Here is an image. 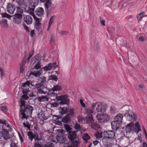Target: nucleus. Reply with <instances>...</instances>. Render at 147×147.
Listing matches in <instances>:
<instances>
[{
  "label": "nucleus",
  "mask_w": 147,
  "mask_h": 147,
  "mask_svg": "<svg viewBox=\"0 0 147 147\" xmlns=\"http://www.w3.org/2000/svg\"><path fill=\"white\" fill-rule=\"evenodd\" d=\"M0 124L2 127L1 129H0V139L3 137L5 140H7L10 138L9 132L11 131V127L5 120H0Z\"/></svg>",
  "instance_id": "nucleus-1"
},
{
  "label": "nucleus",
  "mask_w": 147,
  "mask_h": 147,
  "mask_svg": "<svg viewBox=\"0 0 147 147\" xmlns=\"http://www.w3.org/2000/svg\"><path fill=\"white\" fill-rule=\"evenodd\" d=\"M33 107L30 105H27L24 106L23 109L20 110V117L22 119L27 118L28 117H30L32 115Z\"/></svg>",
  "instance_id": "nucleus-2"
},
{
  "label": "nucleus",
  "mask_w": 147,
  "mask_h": 147,
  "mask_svg": "<svg viewBox=\"0 0 147 147\" xmlns=\"http://www.w3.org/2000/svg\"><path fill=\"white\" fill-rule=\"evenodd\" d=\"M56 100L59 102H59H54L50 103L51 107H55L58 106L59 104L61 105H63L65 104L67 105L69 103V100L65 96H56Z\"/></svg>",
  "instance_id": "nucleus-3"
},
{
  "label": "nucleus",
  "mask_w": 147,
  "mask_h": 147,
  "mask_svg": "<svg viewBox=\"0 0 147 147\" xmlns=\"http://www.w3.org/2000/svg\"><path fill=\"white\" fill-rule=\"evenodd\" d=\"M125 116L126 117L127 120L128 121H131L133 120L136 121L137 120V116L136 114L131 111H128L127 113H125Z\"/></svg>",
  "instance_id": "nucleus-4"
},
{
  "label": "nucleus",
  "mask_w": 147,
  "mask_h": 147,
  "mask_svg": "<svg viewBox=\"0 0 147 147\" xmlns=\"http://www.w3.org/2000/svg\"><path fill=\"white\" fill-rule=\"evenodd\" d=\"M28 2L29 6V9L31 12L34 11L36 7L38 5L39 3L38 0H28Z\"/></svg>",
  "instance_id": "nucleus-5"
},
{
  "label": "nucleus",
  "mask_w": 147,
  "mask_h": 147,
  "mask_svg": "<svg viewBox=\"0 0 147 147\" xmlns=\"http://www.w3.org/2000/svg\"><path fill=\"white\" fill-rule=\"evenodd\" d=\"M96 118L100 123L106 122L109 120V117L106 114L101 115L98 114L96 116Z\"/></svg>",
  "instance_id": "nucleus-6"
},
{
  "label": "nucleus",
  "mask_w": 147,
  "mask_h": 147,
  "mask_svg": "<svg viewBox=\"0 0 147 147\" xmlns=\"http://www.w3.org/2000/svg\"><path fill=\"white\" fill-rule=\"evenodd\" d=\"M102 141L104 145L106 146L110 147L114 144L113 139L104 137L102 139Z\"/></svg>",
  "instance_id": "nucleus-7"
},
{
  "label": "nucleus",
  "mask_w": 147,
  "mask_h": 147,
  "mask_svg": "<svg viewBox=\"0 0 147 147\" xmlns=\"http://www.w3.org/2000/svg\"><path fill=\"white\" fill-rule=\"evenodd\" d=\"M107 105L105 103H98L96 110L98 112H105L107 108Z\"/></svg>",
  "instance_id": "nucleus-8"
},
{
  "label": "nucleus",
  "mask_w": 147,
  "mask_h": 147,
  "mask_svg": "<svg viewBox=\"0 0 147 147\" xmlns=\"http://www.w3.org/2000/svg\"><path fill=\"white\" fill-rule=\"evenodd\" d=\"M22 92L24 94L22 96V98L24 100L28 99L29 98L28 96V95L31 97L33 96V94L31 95L29 94V93L31 94L32 92L30 91L28 88H23V89Z\"/></svg>",
  "instance_id": "nucleus-9"
},
{
  "label": "nucleus",
  "mask_w": 147,
  "mask_h": 147,
  "mask_svg": "<svg viewBox=\"0 0 147 147\" xmlns=\"http://www.w3.org/2000/svg\"><path fill=\"white\" fill-rule=\"evenodd\" d=\"M122 121L114 120L111 123L112 128L113 130H119Z\"/></svg>",
  "instance_id": "nucleus-10"
},
{
  "label": "nucleus",
  "mask_w": 147,
  "mask_h": 147,
  "mask_svg": "<svg viewBox=\"0 0 147 147\" xmlns=\"http://www.w3.org/2000/svg\"><path fill=\"white\" fill-rule=\"evenodd\" d=\"M56 138L57 141L60 143H64L67 140L66 136L63 133L58 134Z\"/></svg>",
  "instance_id": "nucleus-11"
},
{
  "label": "nucleus",
  "mask_w": 147,
  "mask_h": 147,
  "mask_svg": "<svg viewBox=\"0 0 147 147\" xmlns=\"http://www.w3.org/2000/svg\"><path fill=\"white\" fill-rule=\"evenodd\" d=\"M104 137L111 139H113L115 136V132L113 130L105 131L104 132Z\"/></svg>",
  "instance_id": "nucleus-12"
},
{
  "label": "nucleus",
  "mask_w": 147,
  "mask_h": 147,
  "mask_svg": "<svg viewBox=\"0 0 147 147\" xmlns=\"http://www.w3.org/2000/svg\"><path fill=\"white\" fill-rule=\"evenodd\" d=\"M57 67V65L56 64V63H50L43 67L41 69H42V71H43V70L46 71H50L52 69L53 67L56 68Z\"/></svg>",
  "instance_id": "nucleus-13"
},
{
  "label": "nucleus",
  "mask_w": 147,
  "mask_h": 147,
  "mask_svg": "<svg viewBox=\"0 0 147 147\" xmlns=\"http://www.w3.org/2000/svg\"><path fill=\"white\" fill-rule=\"evenodd\" d=\"M84 111L85 113L88 115V117L90 118V120H93L92 114L93 111L92 109L90 108H86L84 109Z\"/></svg>",
  "instance_id": "nucleus-14"
},
{
  "label": "nucleus",
  "mask_w": 147,
  "mask_h": 147,
  "mask_svg": "<svg viewBox=\"0 0 147 147\" xmlns=\"http://www.w3.org/2000/svg\"><path fill=\"white\" fill-rule=\"evenodd\" d=\"M13 20L14 23L19 24L21 22V19L22 17V14H15Z\"/></svg>",
  "instance_id": "nucleus-15"
},
{
  "label": "nucleus",
  "mask_w": 147,
  "mask_h": 147,
  "mask_svg": "<svg viewBox=\"0 0 147 147\" xmlns=\"http://www.w3.org/2000/svg\"><path fill=\"white\" fill-rule=\"evenodd\" d=\"M41 55L38 54L35 56L33 57L31 59V63L34 64L40 61L41 60Z\"/></svg>",
  "instance_id": "nucleus-16"
},
{
  "label": "nucleus",
  "mask_w": 147,
  "mask_h": 147,
  "mask_svg": "<svg viewBox=\"0 0 147 147\" xmlns=\"http://www.w3.org/2000/svg\"><path fill=\"white\" fill-rule=\"evenodd\" d=\"M16 9V7L14 5L11 3L8 4L7 7V11L11 14L13 13Z\"/></svg>",
  "instance_id": "nucleus-17"
},
{
  "label": "nucleus",
  "mask_w": 147,
  "mask_h": 147,
  "mask_svg": "<svg viewBox=\"0 0 147 147\" xmlns=\"http://www.w3.org/2000/svg\"><path fill=\"white\" fill-rule=\"evenodd\" d=\"M35 12L36 15L39 16H43L45 13L44 9L41 7L37 8Z\"/></svg>",
  "instance_id": "nucleus-18"
},
{
  "label": "nucleus",
  "mask_w": 147,
  "mask_h": 147,
  "mask_svg": "<svg viewBox=\"0 0 147 147\" xmlns=\"http://www.w3.org/2000/svg\"><path fill=\"white\" fill-rule=\"evenodd\" d=\"M24 22L28 25L31 24L33 22V19L32 17L28 15L26 16L24 18Z\"/></svg>",
  "instance_id": "nucleus-19"
},
{
  "label": "nucleus",
  "mask_w": 147,
  "mask_h": 147,
  "mask_svg": "<svg viewBox=\"0 0 147 147\" xmlns=\"http://www.w3.org/2000/svg\"><path fill=\"white\" fill-rule=\"evenodd\" d=\"M52 1L51 0H47L45 3L46 9L48 13H50L51 9Z\"/></svg>",
  "instance_id": "nucleus-20"
},
{
  "label": "nucleus",
  "mask_w": 147,
  "mask_h": 147,
  "mask_svg": "<svg viewBox=\"0 0 147 147\" xmlns=\"http://www.w3.org/2000/svg\"><path fill=\"white\" fill-rule=\"evenodd\" d=\"M134 128V127L131 123H130L127 125L126 127V131L127 133L133 131Z\"/></svg>",
  "instance_id": "nucleus-21"
},
{
  "label": "nucleus",
  "mask_w": 147,
  "mask_h": 147,
  "mask_svg": "<svg viewBox=\"0 0 147 147\" xmlns=\"http://www.w3.org/2000/svg\"><path fill=\"white\" fill-rule=\"evenodd\" d=\"M42 69H41L38 71H34L33 72H31L30 74L35 77H38L41 75L42 73Z\"/></svg>",
  "instance_id": "nucleus-22"
},
{
  "label": "nucleus",
  "mask_w": 147,
  "mask_h": 147,
  "mask_svg": "<svg viewBox=\"0 0 147 147\" xmlns=\"http://www.w3.org/2000/svg\"><path fill=\"white\" fill-rule=\"evenodd\" d=\"M27 135L29 140L31 141H32L34 138L35 139V138L36 137L35 136V134H33L32 132L30 131L28 132Z\"/></svg>",
  "instance_id": "nucleus-23"
},
{
  "label": "nucleus",
  "mask_w": 147,
  "mask_h": 147,
  "mask_svg": "<svg viewBox=\"0 0 147 147\" xmlns=\"http://www.w3.org/2000/svg\"><path fill=\"white\" fill-rule=\"evenodd\" d=\"M134 131L136 133H138L141 131L140 126L138 122H137L135 124V128H134Z\"/></svg>",
  "instance_id": "nucleus-24"
},
{
  "label": "nucleus",
  "mask_w": 147,
  "mask_h": 147,
  "mask_svg": "<svg viewBox=\"0 0 147 147\" xmlns=\"http://www.w3.org/2000/svg\"><path fill=\"white\" fill-rule=\"evenodd\" d=\"M38 118L42 121H44L46 119L43 111H41L38 114Z\"/></svg>",
  "instance_id": "nucleus-25"
},
{
  "label": "nucleus",
  "mask_w": 147,
  "mask_h": 147,
  "mask_svg": "<svg viewBox=\"0 0 147 147\" xmlns=\"http://www.w3.org/2000/svg\"><path fill=\"white\" fill-rule=\"evenodd\" d=\"M37 100L39 102H42L48 101V98L46 96H42L41 97H38Z\"/></svg>",
  "instance_id": "nucleus-26"
},
{
  "label": "nucleus",
  "mask_w": 147,
  "mask_h": 147,
  "mask_svg": "<svg viewBox=\"0 0 147 147\" xmlns=\"http://www.w3.org/2000/svg\"><path fill=\"white\" fill-rule=\"evenodd\" d=\"M46 78L43 77L42 78L39 77L38 80V83L42 84L43 86L46 83Z\"/></svg>",
  "instance_id": "nucleus-27"
},
{
  "label": "nucleus",
  "mask_w": 147,
  "mask_h": 147,
  "mask_svg": "<svg viewBox=\"0 0 147 147\" xmlns=\"http://www.w3.org/2000/svg\"><path fill=\"white\" fill-rule=\"evenodd\" d=\"M90 136L87 133L83 134L82 136V138L85 142H86L88 140H90Z\"/></svg>",
  "instance_id": "nucleus-28"
},
{
  "label": "nucleus",
  "mask_w": 147,
  "mask_h": 147,
  "mask_svg": "<svg viewBox=\"0 0 147 147\" xmlns=\"http://www.w3.org/2000/svg\"><path fill=\"white\" fill-rule=\"evenodd\" d=\"M1 26L3 27L6 28L8 26L7 20L5 19H3L0 22Z\"/></svg>",
  "instance_id": "nucleus-29"
},
{
  "label": "nucleus",
  "mask_w": 147,
  "mask_h": 147,
  "mask_svg": "<svg viewBox=\"0 0 147 147\" xmlns=\"http://www.w3.org/2000/svg\"><path fill=\"white\" fill-rule=\"evenodd\" d=\"M33 16L36 21L35 23L36 26L39 28L41 24V23L39 21L40 19L36 17L34 13H33Z\"/></svg>",
  "instance_id": "nucleus-30"
},
{
  "label": "nucleus",
  "mask_w": 147,
  "mask_h": 147,
  "mask_svg": "<svg viewBox=\"0 0 147 147\" xmlns=\"http://www.w3.org/2000/svg\"><path fill=\"white\" fill-rule=\"evenodd\" d=\"M35 143H34V147H41V145L40 144V140L38 137L35 138Z\"/></svg>",
  "instance_id": "nucleus-31"
},
{
  "label": "nucleus",
  "mask_w": 147,
  "mask_h": 147,
  "mask_svg": "<svg viewBox=\"0 0 147 147\" xmlns=\"http://www.w3.org/2000/svg\"><path fill=\"white\" fill-rule=\"evenodd\" d=\"M123 116L121 114H119L115 117L114 119L115 120L120 121H122Z\"/></svg>",
  "instance_id": "nucleus-32"
},
{
  "label": "nucleus",
  "mask_w": 147,
  "mask_h": 147,
  "mask_svg": "<svg viewBox=\"0 0 147 147\" xmlns=\"http://www.w3.org/2000/svg\"><path fill=\"white\" fill-rule=\"evenodd\" d=\"M54 16H52L51 17L50 19L48 26L47 28V31H49L50 28L51 26V25L52 24L54 20Z\"/></svg>",
  "instance_id": "nucleus-33"
},
{
  "label": "nucleus",
  "mask_w": 147,
  "mask_h": 147,
  "mask_svg": "<svg viewBox=\"0 0 147 147\" xmlns=\"http://www.w3.org/2000/svg\"><path fill=\"white\" fill-rule=\"evenodd\" d=\"M91 127L95 130H98L100 128V125L96 123H92L91 125Z\"/></svg>",
  "instance_id": "nucleus-34"
},
{
  "label": "nucleus",
  "mask_w": 147,
  "mask_h": 147,
  "mask_svg": "<svg viewBox=\"0 0 147 147\" xmlns=\"http://www.w3.org/2000/svg\"><path fill=\"white\" fill-rule=\"evenodd\" d=\"M64 127L65 128L66 130L69 133L68 134V135L69 134V133L71 132H75L74 131H71V128L70 126L67 124H64Z\"/></svg>",
  "instance_id": "nucleus-35"
},
{
  "label": "nucleus",
  "mask_w": 147,
  "mask_h": 147,
  "mask_svg": "<svg viewBox=\"0 0 147 147\" xmlns=\"http://www.w3.org/2000/svg\"><path fill=\"white\" fill-rule=\"evenodd\" d=\"M31 85V86H32V83H31L30 81H27L24 83L23 84L22 86L24 87L23 88H26L28 87H29L30 85Z\"/></svg>",
  "instance_id": "nucleus-36"
},
{
  "label": "nucleus",
  "mask_w": 147,
  "mask_h": 147,
  "mask_svg": "<svg viewBox=\"0 0 147 147\" xmlns=\"http://www.w3.org/2000/svg\"><path fill=\"white\" fill-rule=\"evenodd\" d=\"M61 86L58 85H56L54 86L53 88H52V90L53 91H59L61 90Z\"/></svg>",
  "instance_id": "nucleus-37"
},
{
  "label": "nucleus",
  "mask_w": 147,
  "mask_h": 147,
  "mask_svg": "<svg viewBox=\"0 0 147 147\" xmlns=\"http://www.w3.org/2000/svg\"><path fill=\"white\" fill-rule=\"evenodd\" d=\"M19 6L22 8H25L26 6L25 2L24 0L20 1L19 3Z\"/></svg>",
  "instance_id": "nucleus-38"
},
{
  "label": "nucleus",
  "mask_w": 147,
  "mask_h": 147,
  "mask_svg": "<svg viewBox=\"0 0 147 147\" xmlns=\"http://www.w3.org/2000/svg\"><path fill=\"white\" fill-rule=\"evenodd\" d=\"M37 93L38 94H44L45 95L47 94V93L46 92L44 91L41 88L37 90Z\"/></svg>",
  "instance_id": "nucleus-39"
},
{
  "label": "nucleus",
  "mask_w": 147,
  "mask_h": 147,
  "mask_svg": "<svg viewBox=\"0 0 147 147\" xmlns=\"http://www.w3.org/2000/svg\"><path fill=\"white\" fill-rule=\"evenodd\" d=\"M145 13L143 12L138 14L137 16V18L138 21H140L141 18L143 17Z\"/></svg>",
  "instance_id": "nucleus-40"
},
{
  "label": "nucleus",
  "mask_w": 147,
  "mask_h": 147,
  "mask_svg": "<svg viewBox=\"0 0 147 147\" xmlns=\"http://www.w3.org/2000/svg\"><path fill=\"white\" fill-rule=\"evenodd\" d=\"M23 12V10L19 7H17V10L15 14H22Z\"/></svg>",
  "instance_id": "nucleus-41"
},
{
  "label": "nucleus",
  "mask_w": 147,
  "mask_h": 147,
  "mask_svg": "<svg viewBox=\"0 0 147 147\" xmlns=\"http://www.w3.org/2000/svg\"><path fill=\"white\" fill-rule=\"evenodd\" d=\"M49 79L51 80L57 81L58 78L55 75H52L50 76Z\"/></svg>",
  "instance_id": "nucleus-42"
},
{
  "label": "nucleus",
  "mask_w": 147,
  "mask_h": 147,
  "mask_svg": "<svg viewBox=\"0 0 147 147\" xmlns=\"http://www.w3.org/2000/svg\"><path fill=\"white\" fill-rule=\"evenodd\" d=\"M41 65L40 61L38 62L34 66V68L36 69H40L41 68Z\"/></svg>",
  "instance_id": "nucleus-43"
},
{
  "label": "nucleus",
  "mask_w": 147,
  "mask_h": 147,
  "mask_svg": "<svg viewBox=\"0 0 147 147\" xmlns=\"http://www.w3.org/2000/svg\"><path fill=\"white\" fill-rule=\"evenodd\" d=\"M67 112V109L66 107L61 108L60 110V113L62 114H65Z\"/></svg>",
  "instance_id": "nucleus-44"
},
{
  "label": "nucleus",
  "mask_w": 147,
  "mask_h": 147,
  "mask_svg": "<svg viewBox=\"0 0 147 147\" xmlns=\"http://www.w3.org/2000/svg\"><path fill=\"white\" fill-rule=\"evenodd\" d=\"M70 120V118L68 117H64L62 119V121L65 123H68Z\"/></svg>",
  "instance_id": "nucleus-45"
},
{
  "label": "nucleus",
  "mask_w": 147,
  "mask_h": 147,
  "mask_svg": "<svg viewBox=\"0 0 147 147\" xmlns=\"http://www.w3.org/2000/svg\"><path fill=\"white\" fill-rule=\"evenodd\" d=\"M102 132H98L95 135L97 139H100L102 137Z\"/></svg>",
  "instance_id": "nucleus-46"
},
{
  "label": "nucleus",
  "mask_w": 147,
  "mask_h": 147,
  "mask_svg": "<svg viewBox=\"0 0 147 147\" xmlns=\"http://www.w3.org/2000/svg\"><path fill=\"white\" fill-rule=\"evenodd\" d=\"M25 101L24 100H21L20 101V109H23V108H24V106H26V105H25Z\"/></svg>",
  "instance_id": "nucleus-47"
},
{
  "label": "nucleus",
  "mask_w": 147,
  "mask_h": 147,
  "mask_svg": "<svg viewBox=\"0 0 147 147\" xmlns=\"http://www.w3.org/2000/svg\"><path fill=\"white\" fill-rule=\"evenodd\" d=\"M2 17L3 18H10L11 16L8 14L6 13H2L1 14Z\"/></svg>",
  "instance_id": "nucleus-48"
},
{
  "label": "nucleus",
  "mask_w": 147,
  "mask_h": 147,
  "mask_svg": "<svg viewBox=\"0 0 147 147\" xmlns=\"http://www.w3.org/2000/svg\"><path fill=\"white\" fill-rule=\"evenodd\" d=\"M43 86L42 84H40L38 83L36 84L35 85V87L37 90L40 89Z\"/></svg>",
  "instance_id": "nucleus-49"
},
{
  "label": "nucleus",
  "mask_w": 147,
  "mask_h": 147,
  "mask_svg": "<svg viewBox=\"0 0 147 147\" xmlns=\"http://www.w3.org/2000/svg\"><path fill=\"white\" fill-rule=\"evenodd\" d=\"M75 129L79 130L81 128L80 125L77 123H76L74 127Z\"/></svg>",
  "instance_id": "nucleus-50"
},
{
  "label": "nucleus",
  "mask_w": 147,
  "mask_h": 147,
  "mask_svg": "<svg viewBox=\"0 0 147 147\" xmlns=\"http://www.w3.org/2000/svg\"><path fill=\"white\" fill-rule=\"evenodd\" d=\"M58 32L59 34L62 35H67L68 33L67 32L64 30H61L59 31H58Z\"/></svg>",
  "instance_id": "nucleus-51"
},
{
  "label": "nucleus",
  "mask_w": 147,
  "mask_h": 147,
  "mask_svg": "<svg viewBox=\"0 0 147 147\" xmlns=\"http://www.w3.org/2000/svg\"><path fill=\"white\" fill-rule=\"evenodd\" d=\"M0 74L1 75V76L2 77L3 76L5 75V71L2 68L0 67Z\"/></svg>",
  "instance_id": "nucleus-52"
},
{
  "label": "nucleus",
  "mask_w": 147,
  "mask_h": 147,
  "mask_svg": "<svg viewBox=\"0 0 147 147\" xmlns=\"http://www.w3.org/2000/svg\"><path fill=\"white\" fill-rule=\"evenodd\" d=\"M74 108H70V109H69L68 111L69 112V113L71 115H74Z\"/></svg>",
  "instance_id": "nucleus-53"
},
{
  "label": "nucleus",
  "mask_w": 147,
  "mask_h": 147,
  "mask_svg": "<svg viewBox=\"0 0 147 147\" xmlns=\"http://www.w3.org/2000/svg\"><path fill=\"white\" fill-rule=\"evenodd\" d=\"M1 110L4 112H6L7 110V108L6 107L2 106L1 107Z\"/></svg>",
  "instance_id": "nucleus-54"
},
{
  "label": "nucleus",
  "mask_w": 147,
  "mask_h": 147,
  "mask_svg": "<svg viewBox=\"0 0 147 147\" xmlns=\"http://www.w3.org/2000/svg\"><path fill=\"white\" fill-rule=\"evenodd\" d=\"M23 125L24 127L27 128L28 129H29L30 127V126L29 123L27 122L26 123H24Z\"/></svg>",
  "instance_id": "nucleus-55"
},
{
  "label": "nucleus",
  "mask_w": 147,
  "mask_h": 147,
  "mask_svg": "<svg viewBox=\"0 0 147 147\" xmlns=\"http://www.w3.org/2000/svg\"><path fill=\"white\" fill-rule=\"evenodd\" d=\"M98 103H93L92 104L91 106V107L92 108V109H94L95 108L96 106L97 105Z\"/></svg>",
  "instance_id": "nucleus-56"
},
{
  "label": "nucleus",
  "mask_w": 147,
  "mask_h": 147,
  "mask_svg": "<svg viewBox=\"0 0 147 147\" xmlns=\"http://www.w3.org/2000/svg\"><path fill=\"white\" fill-rule=\"evenodd\" d=\"M23 25L24 26L25 29L28 32H29L30 30L28 29V27L27 26L26 24H23Z\"/></svg>",
  "instance_id": "nucleus-57"
},
{
  "label": "nucleus",
  "mask_w": 147,
  "mask_h": 147,
  "mask_svg": "<svg viewBox=\"0 0 147 147\" xmlns=\"http://www.w3.org/2000/svg\"><path fill=\"white\" fill-rule=\"evenodd\" d=\"M33 51L31 52L29 54V57L28 59V60L29 61L30 60V58L32 57L33 55Z\"/></svg>",
  "instance_id": "nucleus-58"
},
{
  "label": "nucleus",
  "mask_w": 147,
  "mask_h": 147,
  "mask_svg": "<svg viewBox=\"0 0 147 147\" xmlns=\"http://www.w3.org/2000/svg\"><path fill=\"white\" fill-rule=\"evenodd\" d=\"M11 147H17L16 144L15 143L12 142L10 144Z\"/></svg>",
  "instance_id": "nucleus-59"
},
{
  "label": "nucleus",
  "mask_w": 147,
  "mask_h": 147,
  "mask_svg": "<svg viewBox=\"0 0 147 147\" xmlns=\"http://www.w3.org/2000/svg\"><path fill=\"white\" fill-rule=\"evenodd\" d=\"M80 102L81 105L84 107H85V105L84 103L83 102V101L82 100L80 99Z\"/></svg>",
  "instance_id": "nucleus-60"
},
{
  "label": "nucleus",
  "mask_w": 147,
  "mask_h": 147,
  "mask_svg": "<svg viewBox=\"0 0 147 147\" xmlns=\"http://www.w3.org/2000/svg\"><path fill=\"white\" fill-rule=\"evenodd\" d=\"M26 63V62H25L24 61H22L20 64V67H23Z\"/></svg>",
  "instance_id": "nucleus-61"
},
{
  "label": "nucleus",
  "mask_w": 147,
  "mask_h": 147,
  "mask_svg": "<svg viewBox=\"0 0 147 147\" xmlns=\"http://www.w3.org/2000/svg\"><path fill=\"white\" fill-rule=\"evenodd\" d=\"M54 36L52 35L51 37V39L50 40V42L52 43V42H54Z\"/></svg>",
  "instance_id": "nucleus-62"
},
{
  "label": "nucleus",
  "mask_w": 147,
  "mask_h": 147,
  "mask_svg": "<svg viewBox=\"0 0 147 147\" xmlns=\"http://www.w3.org/2000/svg\"><path fill=\"white\" fill-rule=\"evenodd\" d=\"M24 70V69L23 67H20V73H23Z\"/></svg>",
  "instance_id": "nucleus-63"
},
{
  "label": "nucleus",
  "mask_w": 147,
  "mask_h": 147,
  "mask_svg": "<svg viewBox=\"0 0 147 147\" xmlns=\"http://www.w3.org/2000/svg\"><path fill=\"white\" fill-rule=\"evenodd\" d=\"M142 147H147V143L146 142H143L142 145Z\"/></svg>",
  "instance_id": "nucleus-64"
}]
</instances>
